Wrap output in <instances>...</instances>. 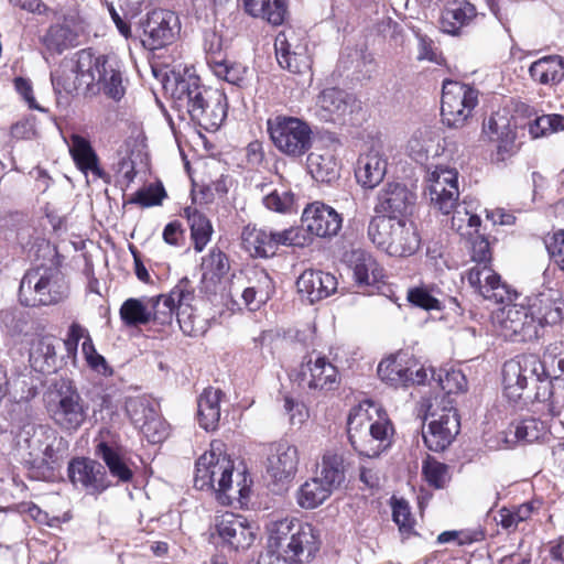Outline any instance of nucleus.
Segmentation results:
<instances>
[{"label":"nucleus","mask_w":564,"mask_h":564,"mask_svg":"<svg viewBox=\"0 0 564 564\" xmlns=\"http://www.w3.org/2000/svg\"><path fill=\"white\" fill-rule=\"evenodd\" d=\"M52 84L58 93H73L82 87L90 90L95 84L110 98L119 100L124 95V86L119 62L116 57L95 55L90 50L77 53L75 63L62 64L52 73Z\"/></svg>","instance_id":"f257e3e1"},{"label":"nucleus","mask_w":564,"mask_h":564,"mask_svg":"<svg viewBox=\"0 0 564 564\" xmlns=\"http://www.w3.org/2000/svg\"><path fill=\"white\" fill-rule=\"evenodd\" d=\"M167 89L178 110H185L191 120L205 129H217L227 117L226 95L199 83L193 74L174 76L167 80Z\"/></svg>","instance_id":"f03ea898"},{"label":"nucleus","mask_w":564,"mask_h":564,"mask_svg":"<svg viewBox=\"0 0 564 564\" xmlns=\"http://www.w3.org/2000/svg\"><path fill=\"white\" fill-rule=\"evenodd\" d=\"M347 430L355 451L368 458L378 457L387 451L394 435V427L387 412L370 400H365L350 410Z\"/></svg>","instance_id":"7ed1b4c3"},{"label":"nucleus","mask_w":564,"mask_h":564,"mask_svg":"<svg viewBox=\"0 0 564 564\" xmlns=\"http://www.w3.org/2000/svg\"><path fill=\"white\" fill-rule=\"evenodd\" d=\"M43 402L48 419L64 433L78 432L88 419L89 404L69 379H54L43 394Z\"/></svg>","instance_id":"20e7f679"},{"label":"nucleus","mask_w":564,"mask_h":564,"mask_svg":"<svg viewBox=\"0 0 564 564\" xmlns=\"http://www.w3.org/2000/svg\"><path fill=\"white\" fill-rule=\"evenodd\" d=\"M220 441L210 443V449L196 462L194 486L199 490H210L221 505H231L242 489L234 487V462L223 454Z\"/></svg>","instance_id":"39448f33"},{"label":"nucleus","mask_w":564,"mask_h":564,"mask_svg":"<svg viewBox=\"0 0 564 564\" xmlns=\"http://www.w3.org/2000/svg\"><path fill=\"white\" fill-rule=\"evenodd\" d=\"M368 238L392 257H408L420 247L415 225L405 217L373 215L368 225Z\"/></svg>","instance_id":"423d86ee"},{"label":"nucleus","mask_w":564,"mask_h":564,"mask_svg":"<svg viewBox=\"0 0 564 564\" xmlns=\"http://www.w3.org/2000/svg\"><path fill=\"white\" fill-rule=\"evenodd\" d=\"M67 295L68 286L57 268H32L20 282L19 301L24 306L54 305Z\"/></svg>","instance_id":"0eeeda50"},{"label":"nucleus","mask_w":564,"mask_h":564,"mask_svg":"<svg viewBox=\"0 0 564 564\" xmlns=\"http://www.w3.org/2000/svg\"><path fill=\"white\" fill-rule=\"evenodd\" d=\"M274 147L283 154L300 158L312 147L310 126L295 117L276 116L267 122Z\"/></svg>","instance_id":"6e6552de"},{"label":"nucleus","mask_w":564,"mask_h":564,"mask_svg":"<svg viewBox=\"0 0 564 564\" xmlns=\"http://www.w3.org/2000/svg\"><path fill=\"white\" fill-rule=\"evenodd\" d=\"M497 333L514 343L531 341L540 337L541 322L529 306L506 305L492 316Z\"/></svg>","instance_id":"1a4fd4ad"},{"label":"nucleus","mask_w":564,"mask_h":564,"mask_svg":"<svg viewBox=\"0 0 564 564\" xmlns=\"http://www.w3.org/2000/svg\"><path fill=\"white\" fill-rule=\"evenodd\" d=\"M478 104V91L469 85L445 80L442 91L441 116L443 122L454 129L463 128Z\"/></svg>","instance_id":"9d476101"},{"label":"nucleus","mask_w":564,"mask_h":564,"mask_svg":"<svg viewBox=\"0 0 564 564\" xmlns=\"http://www.w3.org/2000/svg\"><path fill=\"white\" fill-rule=\"evenodd\" d=\"M443 406L430 404L425 419L427 430L423 432L426 446L434 452L445 449L459 433L460 423L452 400L443 401Z\"/></svg>","instance_id":"9b49d317"},{"label":"nucleus","mask_w":564,"mask_h":564,"mask_svg":"<svg viewBox=\"0 0 564 564\" xmlns=\"http://www.w3.org/2000/svg\"><path fill=\"white\" fill-rule=\"evenodd\" d=\"M541 361L536 355L523 354L505 362L502 387L506 398L511 402L520 401L529 388L539 378Z\"/></svg>","instance_id":"f8f14e48"},{"label":"nucleus","mask_w":564,"mask_h":564,"mask_svg":"<svg viewBox=\"0 0 564 564\" xmlns=\"http://www.w3.org/2000/svg\"><path fill=\"white\" fill-rule=\"evenodd\" d=\"M143 31L142 45L155 51L174 43L181 32L178 15L171 10L154 9L140 21Z\"/></svg>","instance_id":"ddd939ff"},{"label":"nucleus","mask_w":564,"mask_h":564,"mask_svg":"<svg viewBox=\"0 0 564 564\" xmlns=\"http://www.w3.org/2000/svg\"><path fill=\"white\" fill-rule=\"evenodd\" d=\"M274 48L282 68L294 74H306L311 70L312 61L303 34L294 30L281 31L275 36Z\"/></svg>","instance_id":"4468645a"},{"label":"nucleus","mask_w":564,"mask_h":564,"mask_svg":"<svg viewBox=\"0 0 564 564\" xmlns=\"http://www.w3.org/2000/svg\"><path fill=\"white\" fill-rule=\"evenodd\" d=\"M426 183L431 205L443 215L452 213L459 197L457 171L436 166L427 173Z\"/></svg>","instance_id":"2eb2a0df"},{"label":"nucleus","mask_w":564,"mask_h":564,"mask_svg":"<svg viewBox=\"0 0 564 564\" xmlns=\"http://www.w3.org/2000/svg\"><path fill=\"white\" fill-rule=\"evenodd\" d=\"M299 463V449L290 442L279 441L269 445L265 473L274 484L283 486L291 482L297 473Z\"/></svg>","instance_id":"dca6fc26"},{"label":"nucleus","mask_w":564,"mask_h":564,"mask_svg":"<svg viewBox=\"0 0 564 564\" xmlns=\"http://www.w3.org/2000/svg\"><path fill=\"white\" fill-rule=\"evenodd\" d=\"M193 299L194 292L189 281L181 280L169 294L148 299L151 321L160 325L171 324L180 306L191 303Z\"/></svg>","instance_id":"f3484780"},{"label":"nucleus","mask_w":564,"mask_h":564,"mask_svg":"<svg viewBox=\"0 0 564 564\" xmlns=\"http://www.w3.org/2000/svg\"><path fill=\"white\" fill-rule=\"evenodd\" d=\"M416 196L404 184L387 183L376 196L375 215L405 217L411 214Z\"/></svg>","instance_id":"a211bd4d"},{"label":"nucleus","mask_w":564,"mask_h":564,"mask_svg":"<svg viewBox=\"0 0 564 564\" xmlns=\"http://www.w3.org/2000/svg\"><path fill=\"white\" fill-rule=\"evenodd\" d=\"M35 437L42 457L34 459V466L42 469V475L45 476L46 471H53L61 466L68 449V442L50 426H40Z\"/></svg>","instance_id":"6ab92c4d"},{"label":"nucleus","mask_w":564,"mask_h":564,"mask_svg":"<svg viewBox=\"0 0 564 564\" xmlns=\"http://www.w3.org/2000/svg\"><path fill=\"white\" fill-rule=\"evenodd\" d=\"M388 161L387 151L380 143L361 153L355 170L358 184L369 189L377 187L387 174Z\"/></svg>","instance_id":"aec40b11"},{"label":"nucleus","mask_w":564,"mask_h":564,"mask_svg":"<svg viewBox=\"0 0 564 564\" xmlns=\"http://www.w3.org/2000/svg\"><path fill=\"white\" fill-rule=\"evenodd\" d=\"M216 531L223 543L234 551L250 547L256 538L252 527L245 517L229 512L218 519Z\"/></svg>","instance_id":"412c9836"},{"label":"nucleus","mask_w":564,"mask_h":564,"mask_svg":"<svg viewBox=\"0 0 564 564\" xmlns=\"http://www.w3.org/2000/svg\"><path fill=\"white\" fill-rule=\"evenodd\" d=\"M341 216L330 206L314 202L302 214V225L317 237L336 236L341 228Z\"/></svg>","instance_id":"4be33fe9"},{"label":"nucleus","mask_w":564,"mask_h":564,"mask_svg":"<svg viewBox=\"0 0 564 564\" xmlns=\"http://www.w3.org/2000/svg\"><path fill=\"white\" fill-rule=\"evenodd\" d=\"M337 368L325 357L308 359L299 371V381L302 387L311 390L328 391L337 384Z\"/></svg>","instance_id":"5701e85b"},{"label":"nucleus","mask_w":564,"mask_h":564,"mask_svg":"<svg viewBox=\"0 0 564 564\" xmlns=\"http://www.w3.org/2000/svg\"><path fill=\"white\" fill-rule=\"evenodd\" d=\"M344 261L359 286L373 285L383 278L382 268L376 258L365 249L358 248L347 251Z\"/></svg>","instance_id":"b1692460"},{"label":"nucleus","mask_w":564,"mask_h":564,"mask_svg":"<svg viewBox=\"0 0 564 564\" xmlns=\"http://www.w3.org/2000/svg\"><path fill=\"white\" fill-rule=\"evenodd\" d=\"M467 280L484 299L495 303L503 302L507 288L489 263L475 264L467 272Z\"/></svg>","instance_id":"393cba45"},{"label":"nucleus","mask_w":564,"mask_h":564,"mask_svg":"<svg viewBox=\"0 0 564 564\" xmlns=\"http://www.w3.org/2000/svg\"><path fill=\"white\" fill-rule=\"evenodd\" d=\"M294 529L290 541L285 544L283 554L290 558H296L299 563L310 561L319 550L318 533L312 524L301 521Z\"/></svg>","instance_id":"a878e982"},{"label":"nucleus","mask_w":564,"mask_h":564,"mask_svg":"<svg viewBox=\"0 0 564 564\" xmlns=\"http://www.w3.org/2000/svg\"><path fill=\"white\" fill-rule=\"evenodd\" d=\"M68 475L74 485H79L91 494L107 487L104 467L93 459H74L68 466Z\"/></svg>","instance_id":"bb28decb"},{"label":"nucleus","mask_w":564,"mask_h":564,"mask_svg":"<svg viewBox=\"0 0 564 564\" xmlns=\"http://www.w3.org/2000/svg\"><path fill=\"white\" fill-rule=\"evenodd\" d=\"M299 293L305 296L310 303L321 301L337 289L336 278L327 272L306 270L296 281Z\"/></svg>","instance_id":"cd10ccee"},{"label":"nucleus","mask_w":564,"mask_h":564,"mask_svg":"<svg viewBox=\"0 0 564 564\" xmlns=\"http://www.w3.org/2000/svg\"><path fill=\"white\" fill-rule=\"evenodd\" d=\"M352 98L337 88L323 90L316 100V113L324 121H337L351 111Z\"/></svg>","instance_id":"c85d7f7f"},{"label":"nucleus","mask_w":564,"mask_h":564,"mask_svg":"<svg viewBox=\"0 0 564 564\" xmlns=\"http://www.w3.org/2000/svg\"><path fill=\"white\" fill-rule=\"evenodd\" d=\"M109 435V430H102L100 432V440L96 445V455L104 460L113 477H117L120 481H129L133 473L126 464L119 451L108 443Z\"/></svg>","instance_id":"c756f323"},{"label":"nucleus","mask_w":564,"mask_h":564,"mask_svg":"<svg viewBox=\"0 0 564 564\" xmlns=\"http://www.w3.org/2000/svg\"><path fill=\"white\" fill-rule=\"evenodd\" d=\"M482 133L497 143L499 152H509L516 140V132L510 126L509 118L500 112L492 113L482 126Z\"/></svg>","instance_id":"7c9ffc66"},{"label":"nucleus","mask_w":564,"mask_h":564,"mask_svg":"<svg viewBox=\"0 0 564 564\" xmlns=\"http://www.w3.org/2000/svg\"><path fill=\"white\" fill-rule=\"evenodd\" d=\"M529 75L541 85H557L564 79V58L560 55L543 56L530 65Z\"/></svg>","instance_id":"2f4dec72"},{"label":"nucleus","mask_w":564,"mask_h":564,"mask_svg":"<svg viewBox=\"0 0 564 564\" xmlns=\"http://www.w3.org/2000/svg\"><path fill=\"white\" fill-rule=\"evenodd\" d=\"M220 389L208 387L197 400V417L199 425L206 431H214L220 419Z\"/></svg>","instance_id":"473e14b6"},{"label":"nucleus","mask_w":564,"mask_h":564,"mask_svg":"<svg viewBox=\"0 0 564 564\" xmlns=\"http://www.w3.org/2000/svg\"><path fill=\"white\" fill-rule=\"evenodd\" d=\"M245 12L261 18L273 25H281L288 14L286 0H240Z\"/></svg>","instance_id":"72a5a7b5"},{"label":"nucleus","mask_w":564,"mask_h":564,"mask_svg":"<svg viewBox=\"0 0 564 564\" xmlns=\"http://www.w3.org/2000/svg\"><path fill=\"white\" fill-rule=\"evenodd\" d=\"M241 246L251 257L269 258L274 256L272 231L254 226L248 225L242 229Z\"/></svg>","instance_id":"f704fd0d"},{"label":"nucleus","mask_w":564,"mask_h":564,"mask_svg":"<svg viewBox=\"0 0 564 564\" xmlns=\"http://www.w3.org/2000/svg\"><path fill=\"white\" fill-rule=\"evenodd\" d=\"M412 375V366L401 355L386 358L378 365V376L392 387L408 386Z\"/></svg>","instance_id":"c9c22d12"},{"label":"nucleus","mask_w":564,"mask_h":564,"mask_svg":"<svg viewBox=\"0 0 564 564\" xmlns=\"http://www.w3.org/2000/svg\"><path fill=\"white\" fill-rule=\"evenodd\" d=\"M334 490L323 478L315 476L301 485L296 492V500L303 509H315L323 505Z\"/></svg>","instance_id":"e433bc0d"},{"label":"nucleus","mask_w":564,"mask_h":564,"mask_svg":"<svg viewBox=\"0 0 564 564\" xmlns=\"http://www.w3.org/2000/svg\"><path fill=\"white\" fill-rule=\"evenodd\" d=\"M476 17V8L465 1L451 3L442 14V29L444 32L456 35L459 30L468 25Z\"/></svg>","instance_id":"4c0bfd02"},{"label":"nucleus","mask_w":564,"mask_h":564,"mask_svg":"<svg viewBox=\"0 0 564 564\" xmlns=\"http://www.w3.org/2000/svg\"><path fill=\"white\" fill-rule=\"evenodd\" d=\"M529 307L541 322V330L546 325L558 324L564 316V300L560 296L541 294Z\"/></svg>","instance_id":"58836bf2"},{"label":"nucleus","mask_w":564,"mask_h":564,"mask_svg":"<svg viewBox=\"0 0 564 564\" xmlns=\"http://www.w3.org/2000/svg\"><path fill=\"white\" fill-rule=\"evenodd\" d=\"M30 365L35 371L42 373H50L56 370L57 355L53 338L43 337L32 345Z\"/></svg>","instance_id":"ea45409f"},{"label":"nucleus","mask_w":564,"mask_h":564,"mask_svg":"<svg viewBox=\"0 0 564 564\" xmlns=\"http://www.w3.org/2000/svg\"><path fill=\"white\" fill-rule=\"evenodd\" d=\"M316 476L329 485L333 489L338 488L345 480L344 455L339 449H327L318 466Z\"/></svg>","instance_id":"a19ab883"},{"label":"nucleus","mask_w":564,"mask_h":564,"mask_svg":"<svg viewBox=\"0 0 564 564\" xmlns=\"http://www.w3.org/2000/svg\"><path fill=\"white\" fill-rule=\"evenodd\" d=\"M69 140V153L76 166L84 173L90 171L99 175L98 156L89 140L77 133L70 134Z\"/></svg>","instance_id":"79ce46f5"},{"label":"nucleus","mask_w":564,"mask_h":564,"mask_svg":"<svg viewBox=\"0 0 564 564\" xmlns=\"http://www.w3.org/2000/svg\"><path fill=\"white\" fill-rule=\"evenodd\" d=\"M299 521L294 517L270 520L265 524L269 549L273 552L283 553L285 544L290 541V536H292Z\"/></svg>","instance_id":"37998d69"},{"label":"nucleus","mask_w":564,"mask_h":564,"mask_svg":"<svg viewBox=\"0 0 564 564\" xmlns=\"http://www.w3.org/2000/svg\"><path fill=\"white\" fill-rule=\"evenodd\" d=\"M184 216L187 218L191 237L194 243V249L197 252L203 251L206 245L210 241L214 232L210 220L195 207H186Z\"/></svg>","instance_id":"c03bdc74"},{"label":"nucleus","mask_w":564,"mask_h":564,"mask_svg":"<svg viewBox=\"0 0 564 564\" xmlns=\"http://www.w3.org/2000/svg\"><path fill=\"white\" fill-rule=\"evenodd\" d=\"M307 170L318 182H330L338 175L337 163L328 150H316L307 156Z\"/></svg>","instance_id":"a18cd8bd"},{"label":"nucleus","mask_w":564,"mask_h":564,"mask_svg":"<svg viewBox=\"0 0 564 564\" xmlns=\"http://www.w3.org/2000/svg\"><path fill=\"white\" fill-rule=\"evenodd\" d=\"M510 432L513 433L514 440H509L503 434V442L506 443L507 447L514 445L517 442H538L547 434V430L544 423L534 417L522 420L521 422L517 423L513 426V430H510Z\"/></svg>","instance_id":"49530a36"},{"label":"nucleus","mask_w":564,"mask_h":564,"mask_svg":"<svg viewBox=\"0 0 564 564\" xmlns=\"http://www.w3.org/2000/svg\"><path fill=\"white\" fill-rule=\"evenodd\" d=\"M78 32L68 22L56 24L48 29L44 36V44L50 51L62 53L68 47L76 46Z\"/></svg>","instance_id":"de8ad7c7"},{"label":"nucleus","mask_w":564,"mask_h":564,"mask_svg":"<svg viewBox=\"0 0 564 564\" xmlns=\"http://www.w3.org/2000/svg\"><path fill=\"white\" fill-rule=\"evenodd\" d=\"M143 3L144 0H119L118 7L121 11V14L113 7V4H109V13L111 19L115 22L119 33L126 39L131 36V28L127 21L135 18L142 11Z\"/></svg>","instance_id":"09e8293b"},{"label":"nucleus","mask_w":564,"mask_h":564,"mask_svg":"<svg viewBox=\"0 0 564 564\" xmlns=\"http://www.w3.org/2000/svg\"><path fill=\"white\" fill-rule=\"evenodd\" d=\"M541 361L540 375L557 380L564 375V341L550 344Z\"/></svg>","instance_id":"8fccbe9b"},{"label":"nucleus","mask_w":564,"mask_h":564,"mask_svg":"<svg viewBox=\"0 0 564 564\" xmlns=\"http://www.w3.org/2000/svg\"><path fill=\"white\" fill-rule=\"evenodd\" d=\"M453 216L451 218V227L456 230L462 237H471L477 234L480 227L479 216L471 213L467 204H456L452 209Z\"/></svg>","instance_id":"3c124183"},{"label":"nucleus","mask_w":564,"mask_h":564,"mask_svg":"<svg viewBox=\"0 0 564 564\" xmlns=\"http://www.w3.org/2000/svg\"><path fill=\"white\" fill-rule=\"evenodd\" d=\"M120 317L127 326L145 325L151 322L148 300L128 299L120 307Z\"/></svg>","instance_id":"603ef678"},{"label":"nucleus","mask_w":564,"mask_h":564,"mask_svg":"<svg viewBox=\"0 0 564 564\" xmlns=\"http://www.w3.org/2000/svg\"><path fill=\"white\" fill-rule=\"evenodd\" d=\"M528 131L533 139L564 131V116L558 113L539 116L528 124Z\"/></svg>","instance_id":"864d4df0"},{"label":"nucleus","mask_w":564,"mask_h":564,"mask_svg":"<svg viewBox=\"0 0 564 564\" xmlns=\"http://www.w3.org/2000/svg\"><path fill=\"white\" fill-rule=\"evenodd\" d=\"M533 512V507L530 503H523L514 508H501L498 511L496 521L499 525L508 531H514L518 525L527 521Z\"/></svg>","instance_id":"5fc2aeb1"},{"label":"nucleus","mask_w":564,"mask_h":564,"mask_svg":"<svg viewBox=\"0 0 564 564\" xmlns=\"http://www.w3.org/2000/svg\"><path fill=\"white\" fill-rule=\"evenodd\" d=\"M229 267L230 265L227 256L221 250L214 248L205 258H203V278L219 280L228 272Z\"/></svg>","instance_id":"6e6d98bb"},{"label":"nucleus","mask_w":564,"mask_h":564,"mask_svg":"<svg viewBox=\"0 0 564 564\" xmlns=\"http://www.w3.org/2000/svg\"><path fill=\"white\" fill-rule=\"evenodd\" d=\"M126 409L133 424L140 429L150 419L149 416L154 415L158 405L145 397H138L129 399Z\"/></svg>","instance_id":"4d7b16f0"},{"label":"nucleus","mask_w":564,"mask_h":564,"mask_svg":"<svg viewBox=\"0 0 564 564\" xmlns=\"http://www.w3.org/2000/svg\"><path fill=\"white\" fill-rule=\"evenodd\" d=\"M422 473L426 482L435 489H443L451 480L448 466L429 457L423 463Z\"/></svg>","instance_id":"13d9d810"},{"label":"nucleus","mask_w":564,"mask_h":564,"mask_svg":"<svg viewBox=\"0 0 564 564\" xmlns=\"http://www.w3.org/2000/svg\"><path fill=\"white\" fill-rule=\"evenodd\" d=\"M214 74L232 85H241L247 75V68L238 63H229L226 58H214L213 67Z\"/></svg>","instance_id":"bf43d9fd"},{"label":"nucleus","mask_w":564,"mask_h":564,"mask_svg":"<svg viewBox=\"0 0 564 564\" xmlns=\"http://www.w3.org/2000/svg\"><path fill=\"white\" fill-rule=\"evenodd\" d=\"M263 204L272 212L286 214L293 210L295 198L291 191L275 188L263 197Z\"/></svg>","instance_id":"052dcab7"},{"label":"nucleus","mask_w":564,"mask_h":564,"mask_svg":"<svg viewBox=\"0 0 564 564\" xmlns=\"http://www.w3.org/2000/svg\"><path fill=\"white\" fill-rule=\"evenodd\" d=\"M536 380H534L536 386V391L534 393V399L539 402H549V412L552 416H560L562 414V409L557 405L553 391H552V380L553 378H546L544 375L538 376Z\"/></svg>","instance_id":"680f3d73"},{"label":"nucleus","mask_w":564,"mask_h":564,"mask_svg":"<svg viewBox=\"0 0 564 564\" xmlns=\"http://www.w3.org/2000/svg\"><path fill=\"white\" fill-rule=\"evenodd\" d=\"M165 197V191L162 185H149L145 188L138 191L130 199V204H137L142 207H151L161 205Z\"/></svg>","instance_id":"e2e57ef3"},{"label":"nucleus","mask_w":564,"mask_h":564,"mask_svg":"<svg viewBox=\"0 0 564 564\" xmlns=\"http://www.w3.org/2000/svg\"><path fill=\"white\" fill-rule=\"evenodd\" d=\"M149 417L150 419L145 422V424L140 427V431L150 443H160L167 436L166 423L159 415L158 410L155 411L154 415Z\"/></svg>","instance_id":"0e129e2a"},{"label":"nucleus","mask_w":564,"mask_h":564,"mask_svg":"<svg viewBox=\"0 0 564 564\" xmlns=\"http://www.w3.org/2000/svg\"><path fill=\"white\" fill-rule=\"evenodd\" d=\"M438 382L442 390L448 395L463 392L467 388L465 375L460 370L456 369L448 370L444 376H440Z\"/></svg>","instance_id":"69168bd1"},{"label":"nucleus","mask_w":564,"mask_h":564,"mask_svg":"<svg viewBox=\"0 0 564 564\" xmlns=\"http://www.w3.org/2000/svg\"><path fill=\"white\" fill-rule=\"evenodd\" d=\"M466 238L470 241L471 260L475 264L489 263L491 252L487 238L480 235L479 231Z\"/></svg>","instance_id":"338daca9"},{"label":"nucleus","mask_w":564,"mask_h":564,"mask_svg":"<svg viewBox=\"0 0 564 564\" xmlns=\"http://www.w3.org/2000/svg\"><path fill=\"white\" fill-rule=\"evenodd\" d=\"M550 258L564 271V229L555 231L545 241Z\"/></svg>","instance_id":"774afa93"}]
</instances>
